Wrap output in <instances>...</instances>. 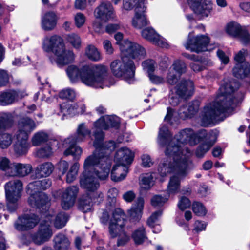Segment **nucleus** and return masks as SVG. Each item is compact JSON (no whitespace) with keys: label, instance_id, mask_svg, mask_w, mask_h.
Here are the masks:
<instances>
[{"label":"nucleus","instance_id":"nucleus-58","mask_svg":"<svg viewBox=\"0 0 250 250\" xmlns=\"http://www.w3.org/2000/svg\"><path fill=\"white\" fill-rule=\"evenodd\" d=\"M247 55V51L244 49L240 50L235 56L234 60L236 63H243L245 62V56Z\"/></svg>","mask_w":250,"mask_h":250},{"label":"nucleus","instance_id":"nucleus-11","mask_svg":"<svg viewBox=\"0 0 250 250\" xmlns=\"http://www.w3.org/2000/svg\"><path fill=\"white\" fill-rule=\"evenodd\" d=\"M120 50L122 56L128 58L130 57L134 59H144L146 55L145 48L139 44L128 40H124L120 44Z\"/></svg>","mask_w":250,"mask_h":250},{"label":"nucleus","instance_id":"nucleus-18","mask_svg":"<svg viewBox=\"0 0 250 250\" xmlns=\"http://www.w3.org/2000/svg\"><path fill=\"white\" fill-rule=\"evenodd\" d=\"M19 223L15 224V228L19 230L33 228L39 222V218L34 214H25L19 218Z\"/></svg>","mask_w":250,"mask_h":250},{"label":"nucleus","instance_id":"nucleus-1","mask_svg":"<svg viewBox=\"0 0 250 250\" xmlns=\"http://www.w3.org/2000/svg\"><path fill=\"white\" fill-rule=\"evenodd\" d=\"M239 87L236 81H225L221 84L214 101L207 104L201 114L202 124L207 126L214 121L223 120L231 112L236 104L244 96L235 91Z\"/></svg>","mask_w":250,"mask_h":250},{"label":"nucleus","instance_id":"nucleus-14","mask_svg":"<svg viewBox=\"0 0 250 250\" xmlns=\"http://www.w3.org/2000/svg\"><path fill=\"white\" fill-rule=\"evenodd\" d=\"M52 216L46 215L45 219L41 221L38 232L32 236L33 242L40 245L48 240L52 235L50 229Z\"/></svg>","mask_w":250,"mask_h":250},{"label":"nucleus","instance_id":"nucleus-26","mask_svg":"<svg viewBox=\"0 0 250 250\" xmlns=\"http://www.w3.org/2000/svg\"><path fill=\"white\" fill-rule=\"evenodd\" d=\"M134 156V153L131 150L125 147H122L116 152L115 161L127 166L132 163Z\"/></svg>","mask_w":250,"mask_h":250},{"label":"nucleus","instance_id":"nucleus-22","mask_svg":"<svg viewBox=\"0 0 250 250\" xmlns=\"http://www.w3.org/2000/svg\"><path fill=\"white\" fill-rule=\"evenodd\" d=\"M194 90V83L191 80H182L175 86L177 95L185 99L190 97Z\"/></svg>","mask_w":250,"mask_h":250},{"label":"nucleus","instance_id":"nucleus-24","mask_svg":"<svg viewBox=\"0 0 250 250\" xmlns=\"http://www.w3.org/2000/svg\"><path fill=\"white\" fill-rule=\"evenodd\" d=\"M25 95L24 92L15 90L2 92L0 94V104L3 106L11 104Z\"/></svg>","mask_w":250,"mask_h":250},{"label":"nucleus","instance_id":"nucleus-32","mask_svg":"<svg viewBox=\"0 0 250 250\" xmlns=\"http://www.w3.org/2000/svg\"><path fill=\"white\" fill-rule=\"evenodd\" d=\"M54 169V165L49 162L39 165L35 169V178H41L49 176Z\"/></svg>","mask_w":250,"mask_h":250},{"label":"nucleus","instance_id":"nucleus-25","mask_svg":"<svg viewBox=\"0 0 250 250\" xmlns=\"http://www.w3.org/2000/svg\"><path fill=\"white\" fill-rule=\"evenodd\" d=\"M91 134V130L85 124L81 123L78 125L75 133L67 138V141L71 140L73 142H83L85 140L87 137H90Z\"/></svg>","mask_w":250,"mask_h":250},{"label":"nucleus","instance_id":"nucleus-9","mask_svg":"<svg viewBox=\"0 0 250 250\" xmlns=\"http://www.w3.org/2000/svg\"><path fill=\"white\" fill-rule=\"evenodd\" d=\"M35 182L36 181L30 183L27 188V192L30 195L28 204L33 208L46 209L50 199L45 193L39 191L41 190L40 186H36Z\"/></svg>","mask_w":250,"mask_h":250},{"label":"nucleus","instance_id":"nucleus-30","mask_svg":"<svg viewBox=\"0 0 250 250\" xmlns=\"http://www.w3.org/2000/svg\"><path fill=\"white\" fill-rule=\"evenodd\" d=\"M144 201L142 197L137 199L131 208L128 210V213L132 221H136L140 219L144 208Z\"/></svg>","mask_w":250,"mask_h":250},{"label":"nucleus","instance_id":"nucleus-57","mask_svg":"<svg viewBox=\"0 0 250 250\" xmlns=\"http://www.w3.org/2000/svg\"><path fill=\"white\" fill-rule=\"evenodd\" d=\"M207 63H205V61L202 62V64H201L200 62H194L191 63L190 64L191 68L195 72H199L203 70L205 68V64L210 66L212 64V62L210 60L207 61Z\"/></svg>","mask_w":250,"mask_h":250},{"label":"nucleus","instance_id":"nucleus-28","mask_svg":"<svg viewBox=\"0 0 250 250\" xmlns=\"http://www.w3.org/2000/svg\"><path fill=\"white\" fill-rule=\"evenodd\" d=\"M78 143L73 142L71 140L67 141V138L65 139L63 142V146L67 148L64 151V155L66 156L71 155L75 159H79L83 150L81 147L76 145Z\"/></svg>","mask_w":250,"mask_h":250},{"label":"nucleus","instance_id":"nucleus-43","mask_svg":"<svg viewBox=\"0 0 250 250\" xmlns=\"http://www.w3.org/2000/svg\"><path fill=\"white\" fill-rule=\"evenodd\" d=\"M170 68H171L173 71L176 72L180 76H181L187 71V66L185 63L180 60L174 61Z\"/></svg>","mask_w":250,"mask_h":250},{"label":"nucleus","instance_id":"nucleus-23","mask_svg":"<svg viewBox=\"0 0 250 250\" xmlns=\"http://www.w3.org/2000/svg\"><path fill=\"white\" fill-rule=\"evenodd\" d=\"M58 17L53 11H48L41 18V27L45 31H52L57 25Z\"/></svg>","mask_w":250,"mask_h":250},{"label":"nucleus","instance_id":"nucleus-7","mask_svg":"<svg viewBox=\"0 0 250 250\" xmlns=\"http://www.w3.org/2000/svg\"><path fill=\"white\" fill-rule=\"evenodd\" d=\"M34 121L26 117L21 118L18 122V131L15 134L17 141L14 145V151L19 155L26 154L29 147L28 136L36 128Z\"/></svg>","mask_w":250,"mask_h":250},{"label":"nucleus","instance_id":"nucleus-61","mask_svg":"<svg viewBox=\"0 0 250 250\" xmlns=\"http://www.w3.org/2000/svg\"><path fill=\"white\" fill-rule=\"evenodd\" d=\"M191 202L189 200L185 197H182L178 204V206L181 210H184L190 207Z\"/></svg>","mask_w":250,"mask_h":250},{"label":"nucleus","instance_id":"nucleus-59","mask_svg":"<svg viewBox=\"0 0 250 250\" xmlns=\"http://www.w3.org/2000/svg\"><path fill=\"white\" fill-rule=\"evenodd\" d=\"M69 167L68 163L65 160H60L56 165V168L62 175L66 173Z\"/></svg>","mask_w":250,"mask_h":250},{"label":"nucleus","instance_id":"nucleus-45","mask_svg":"<svg viewBox=\"0 0 250 250\" xmlns=\"http://www.w3.org/2000/svg\"><path fill=\"white\" fill-rule=\"evenodd\" d=\"M48 138L47 134L42 131H40L35 133L32 139V144L34 146L40 145L47 141Z\"/></svg>","mask_w":250,"mask_h":250},{"label":"nucleus","instance_id":"nucleus-5","mask_svg":"<svg viewBox=\"0 0 250 250\" xmlns=\"http://www.w3.org/2000/svg\"><path fill=\"white\" fill-rule=\"evenodd\" d=\"M42 48L45 51L54 54L55 59H50V61L52 63L55 62L59 67L72 63L74 60V52L66 48L63 39L59 36L45 37L43 40Z\"/></svg>","mask_w":250,"mask_h":250},{"label":"nucleus","instance_id":"nucleus-27","mask_svg":"<svg viewBox=\"0 0 250 250\" xmlns=\"http://www.w3.org/2000/svg\"><path fill=\"white\" fill-rule=\"evenodd\" d=\"M200 106V102L194 101L189 103L187 105H184L179 110V115L182 118H191L198 111Z\"/></svg>","mask_w":250,"mask_h":250},{"label":"nucleus","instance_id":"nucleus-2","mask_svg":"<svg viewBox=\"0 0 250 250\" xmlns=\"http://www.w3.org/2000/svg\"><path fill=\"white\" fill-rule=\"evenodd\" d=\"M97 151L87 157L84 162V171L80 177V183L82 188L91 195L98 196L102 200L103 194L97 192L100 186L99 179H105L109 173L110 163L108 158H100L97 156Z\"/></svg>","mask_w":250,"mask_h":250},{"label":"nucleus","instance_id":"nucleus-31","mask_svg":"<svg viewBox=\"0 0 250 250\" xmlns=\"http://www.w3.org/2000/svg\"><path fill=\"white\" fill-rule=\"evenodd\" d=\"M97 197V196L91 195L89 194L83 195L79 200V209L83 213L91 211L92 208V203L96 202L95 200Z\"/></svg>","mask_w":250,"mask_h":250},{"label":"nucleus","instance_id":"nucleus-50","mask_svg":"<svg viewBox=\"0 0 250 250\" xmlns=\"http://www.w3.org/2000/svg\"><path fill=\"white\" fill-rule=\"evenodd\" d=\"M118 194L117 188H110L107 192L108 202L111 207H115L116 203V197Z\"/></svg>","mask_w":250,"mask_h":250},{"label":"nucleus","instance_id":"nucleus-12","mask_svg":"<svg viewBox=\"0 0 250 250\" xmlns=\"http://www.w3.org/2000/svg\"><path fill=\"white\" fill-rule=\"evenodd\" d=\"M93 135L95 139L93 142V146L96 149L92 154H93L96 151H97V156L100 158L103 157H106L111 165V159L106 154L104 151L105 150L112 151L114 150L116 147L115 142L112 141L104 143V133L102 130L95 131Z\"/></svg>","mask_w":250,"mask_h":250},{"label":"nucleus","instance_id":"nucleus-35","mask_svg":"<svg viewBox=\"0 0 250 250\" xmlns=\"http://www.w3.org/2000/svg\"><path fill=\"white\" fill-rule=\"evenodd\" d=\"M185 177H181L178 172L176 174L170 177L169 182L167 186V192L169 194H176L180 190V182Z\"/></svg>","mask_w":250,"mask_h":250},{"label":"nucleus","instance_id":"nucleus-4","mask_svg":"<svg viewBox=\"0 0 250 250\" xmlns=\"http://www.w3.org/2000/svg\"><path fill=\"white\" fill-rule=\"evenodd\" d=\"M195 135L193 130L187 128L182 130L177 134L174 138L171 139V134L167 127L163 125L160 128L158 137V143L162 147H166L165 154L167 155L179 154L181 156L187 154V151H190L187 148L182 149V146L185 144L189 143L190 145H194Z\"/></svg>","mask_w":250,"mask_h":250},{"label":"nucleus","instance_id":"nucleus-52","mask_svg":"<svg viewBox=\"0 0 250 250\" xmlns=\"http://www.w3.org/2000/svg\"><path fill=\"white\" fill-rule=\"evenodd\" d=\"M143 69L146 71L148 75L153 73L155 69L156 62L153 60H147L142 62Z\"/></svg>","mask_w":250,"mask_h":250},{"label":"nucleus","instance_id":"nucleus-44","mask_svg":"<svg viewBox=\"0 0 250 250\" xmlns=\"http://www.w3.org/2000/svg\"><path fill=\"white\" fill-rule=\"evenodd\" d=\"M66 40L75 49H79L81 46V38L78 35L75 33L67 35Z\"/></svg>","mask_w":250,"mask_h":250},{"label":"nucleus","instance_id":"nucleus-34","mask_svg":"<svg viewBox=\"0 0 250 250\" xmlns=\"http://www.w3.org/2000/svg\"><path fill=\"white\" fill-rule=\"evenodd\" d=\"M144 6L143 4L139 6L135 9V15L132 19V24L136 28L140 29L142 27L146 26L149 23L146 17L145 14H140V8L142 9L144 11Z\"/></svg>","mask_w":250,"mask_h":250},{"label":"nucleus","instance_id":"nucleus-64","mask_svg":"<svg viewBox=\"0 0 250 250\" xmlns=\"http://www.w3.org/2000/svg\"><path fill=\"white\" fill-rule=\"evenodd\" d=\"M35 184H36V186L39 185L41 190H45L50 187L51 182L49 179H44L42 180L36 181Z\"/></svg>","mask_w":250,"mask_h":250},{"label":"nucleus","instance_id":"nucleus-37","mask_svg":"<svg viewBox=\"0 0 250 250\" xmlns=\"http://www.w3.org/2000/svg\"><path fill=\"white\" fill-rule=\"evenodd\" d=\"M209 135L210 138H213L214 140L213 141L203 144L197 148L196 154L198 157H202L215 143L217 138L215 132L213 131L210 132Z\"/></svg>","mask_w":250,"mask_h":250},{"label":"nucleus","instance_id":"nucleus-54","mask_svg":"<svg viewBox=\"0 0 250 250\" xmlns=\"http://www.w3.org/2000/svg\"><path fill=\"white\" fill-rule=\"evenodd\" d=\"M76 96V93L74 90L67 88L62 90L59 93V97L62 99H66L69 100H73Z\"/></svg>","mask_w":250,"mask_h":250},{"label":"nucleus","instance_id":"nucleus-33","mask_svg":"<svg viewBox=\"0 0 250 250\" xmlns=\"http://www.w3.org/2000/svg\"><path fill=\"white\" fill-rule=\"evenodd\" d=\"M13 169L11 170L10 176L24 177L32 170V167L29 164L13 163Z\"/></svg>","mask_w":250,"mask_h":250},{"label":"nucleus","instance_id":"nucleus-62","mask_svg":"<svg viewBox=\"0 0 250 250\" xmlns=\"http://www.w3.org/2000/svg\"><path fill=\"white\" fill-rule=\"evenodd\" d=\"M77 106L76 105H72V104H63L61 105H60V110L61 112L62 113H63L64 114H65V110L67 109V112L69 114H70L72 113L71 110H76V113H79V111H77V108L76 107ZM74 113H75V112H73Z\"/></svg>","mask_w":250,"mask_h":250},{"label":"nucleus","instance_id":"nucleus-16","mask_svg":"<svg viewBox=\"0 0 250 250\" xmlns=\"http://www.w3.org/2000/svg\"><path fill=\"white\" fill-rule=\"evenodd\" d=\"M188 4L194 12L201 17H207L212 10L210 0H188Z\"/></svg>","mask_w":250,"mask_h":250},{"label":"nucleus","instance_id":"nucleus-20","mask_svg":"<svg viewBox=\"0 0 250 250\" xmlns=\"http://www.w3.org/2000/svg\"><path fill=\"white\" fill-rule=\"evenodd\" d=\"M125 214L120 208H116L112 214V219L111 220L109 226V234L112 238H115L117 234L114 232V227L117 228V225L120 227L125 225Z\"/></svg>","mask_w":250,"mask_h":250},{"label":"nucleus","instance_id":"nucleus-42","mask_svg":"<svg viewBox=\"0 0 250 250\" xmlns=\"http://www.w3.org/2000/svg\"><path fill=\"white\" fill-rule=\"evenodd\" d=\"M132 237L136 244H142L146 238L144 227H141L136 229L133 233Z\"/></svg>","mask_w":250,"mask_h":250},{"label":"nucleus","instance_id":"nucleus-40","mask_svg":"<svg viewBox=\"0 0 250 250\" xmlns=\"http://www.w3.org/2000/svg\"><path fill=\"white\" fill-rule=\"evenodd\" d=\"M140 184L141 188L145 190L150 189L154 185L152 174L150 173L143 174L141 177Z\"/></svg>","mask_w":250,"mask_h":250},{"label":"nucleus","instance_id":"nucleus-56","mask_svg":"<svg viewBox=\"0 0 250 250\" xmlns=\"http://www.w3.org/2000/svg\"><path fill=\"white\" fill-rule=\"evenodd\" d=\"M167 200V198L163 197L161 195H155L151 200V204L155 207H159L163 206Z\"/></svg>","mask_w":250,"mask_h":250},{"label":"nucleus","instance_id":"nucleus-13","mask_svg":"<svg viewBox=\"0 0 250 250\" xmlns=\"http://www.w3.org/2000/svg\"><path fill=\"white\" fill-rule=\"evenodd\" d=\"M190 35L189 33L188 39L184 44L186 49L196 53L210 50L208 48L210 39L208 35H199L192 38L190 37Z\"/></svg>","mask_w":250,"mask_h":250},{"label":"nucleus","instance_id":"nucleus-39","mask_svg":"<svg viewBox=\"0 0 250 250\" xmlns=\"http://www.w3.org/2000/svg\"><path fill=\"white\" fill-rule=\"evenodd\" d=\"M14 122V117L10 113L3 112L0 115V131L10 127Z\"/></svg>","mask_w":250,"mask_h":250},{"label":"nucleus","instance_id":"nucleus-3","mask_svg":"<svg viewBox=\"0 0 250 250\" xmlns=\"http://www.w3.org/2000/svg\"><path fill=\"white\" fill-rule=\"evenodd\" d=\"M107 72L108 68L103 64L85 65L80 68L70 65L66 69L68 76L72 83L81 80L88 86L101 89L112 84L109 82Z\"/></svg>","mask_w":250,"mask_h":250},{"label":"nucleus","instance_id":"nucleus-60","mask_svg":"<svg viewBox=\"0 0 250 250\" xmlns=\"http://www.w3.org/2000/svg\"><path fill=\"white\" fill-rule=\"evenodd\" d=\"M162 214L161 211H157L153 213L148 219L147 224L150 227H154L155 223L157 221L158 218Z\"/></svg>","mask_w":250,"mask_h":250},{"label":"nucleus","instance_id":"nucleus-51","mask_svg":"<svg viewBox=\"0 0 250 250\" xmlns=\"http://www.w3.org/2000/svg\"><path fill=\"white\" fill-rule=\"evenodd\" d=\"M52 154V148L49 146H46L38 149L36 152V155L42 158H47Z\"/></svg>","mask_w":250,"mask_h":250},{"label":"nucleus","instance_id":"nucleus-36","mask_svg":"<svg viewBox=\"0 0 250 250\" xmlns=\"http://www.w3.org/2000/svg\"><path fill=\"white\" fill-rule=\"evenodd\" d=\"M54 242L56 250H69L70 247L69 240L62 234L57 235L54 238Z\"/></svg>","mask_w":250,"mask_h":250},{"label":"nucleus","instance_id":"nucleus-8","mask_svg":"<svg viewBox=\"0 0 250 250\" xmlns=\"http://www.w3.org/2000/svg\"><path fill=\"white\" fill-rule=\"evenodd\" d=\"M110 68L116 77L122 78L128 83L134 82L135 67L132 60L122 56L121 60H115L111 62Z\"/></svg>","mask_w":250,"mask_h":250},{"label":"nucleus","instance_id":"nucleus-48","mask_svg":"<svg viewBox=\"0 0 250 250\" xmlns=\"http://www.w3.org/2000/svg\"><path fill=\"white\" fill-rule=\"evenodd\" d=\"M180 77L181 76L176 75L171 68H169L167 70L165 80L168 84L173 85L178 82Z\"/></svg>","mask_w":250,"mask_h":250},{"label":"nucleus","instance_id":"nucleus-38","mask_svg":"<svg viewBox=\"0 0 250 250\" xmlns=\"http://www.w3.org/2000/svg\"><path fill=\"white\" fill-rule=\"evenodd\" d=\"M85 54L89 60L94 62H98L102 59L100 51L92 44H89L86 47Z\"/></svg>","mask_w":250,"mask_h":250},{"label":"nucleus","instance_id":"nucleus-46","mask_svg":"<svg viewBox=\"0 0 250 250\" xmlns=\"http://www.w3.org/2000/svg\"><path fill=\"white\" fill-rule=\"evenodd\" d=\"M68 220V217L64 212L59 213L56 217L54 226L56 228L61 229L63 227Z\"/></svg>","mask_w":250,"mask_h":250},{"label":"nucleus","instance_id":"nucleus-6","mask_svg":"<svg viewBox=\"0 0 250 250\" xmlns=\"http://www.w3.org/2000/svg\"><path fill=\"white\" fill-rule=\"evenodd\" d=\"M166 155L167 156H172L173 157V162L171 163L170 157L169 160H166L163 162L161 163L158 168V171L160 175L163 177L167 174L170 172H178L179 175L182 177H185L188 174V168L191 164L189 160V152L187 151V154L181 156L179 154H169Z\"/></svg>","mask_w":250,"mask_h":250},{"label":"nucleus","instance_id":"nucleus-15","mask_svg":"<svg viewBox=\"0 0 250 250\" xmlns=\"http://www.w3.org/2000/svg\"><path fill=\"white\" fill-rule=\"evenodd\" d=\"M94 15L96 19L104 22H107L114 19L116 17L114 8L109 1L101 2L95 8Z\"/></svg>","mask_w":250,"mask_h":250},{"label":"nucleus","instance_id":"nucleus-55","mask_svg":"<svg viewBox=\"0 0 250 250\" xmlns=\"http://www.w3.org/2000/svg\"><path fill=\"white\" fill-rule=\"evenodd\" d=\"M74 20L76 26L79 28L84 24L86 18L83 13L78 12L74 15Z\"/></svg>","mask_w":250,"mask_h":250},{"label":"nucleus","instance_id":"nucleus-49","mask_svg":"<svg viewBox=\"0 0 250 250\" xmlns=\"http://www.w3.org/2000/svg\"><path fill=\"white\" fill-rule=\"evenodd\" d=\"M79 168L78 163H74L71 167L66 175V182L70 183L75 180L77 175Z\"/></svg>","mask_w":250,"mask_h":250},{"label":"nucleus","instance_id":"nucleus-53","mask_svg":"<svg viewBox=\"0 0 250 250\" xmlns=\"http://www.w3.org/2000/svg\"><path fill=\"white\" fill-rule=\"evenodd\" d=\"M192 209L195 214L199 216H204L207 213L205 207L199 202H194L193 204Z\"/></svg>","mask_w":250,"mask_h":250},{"label":"nucleus","instance_id":"nucleus-21","mask_svg":"<svg viewBox=\"0 0 250 250\" xmlns=\"http://www.w3.org/2000/svg\"><path fill=\"white\" fill-rule=\"evenodd\" d=\"M119 119L117 116L106 115L100 118L94 123L95 131L106 130L110 126L118 127L119 125Z\"/></svg>","mask_w":250,"mask_h":250},{"label":"nucleus","instance_id":"nucleus-29","mask_svg":"<svg viewBox=\"0 0 250 250\" xmlns=\"http://www.w3.org/2000/svg\"><path fill=\"white\" fill-rule=\"evenodd\" d=\"M128 172L126 165L116 163L111 173V178L115 182H119L125 178Z\"/></svg>","mask_w":250,"mask_h":250},{"label":"nucleus","instance_id":"nucleus-10","mask_svg":"<svg viewBox=\"0 0 250 250\" xmlns=\"http://www.w3.org/2000/svg\"><path fill=\"white\" fill-rule=\"evenodd\" d=\"M22 183L19 180L11 181L5 186L7 206L8 210L12 212L17 207V202L21 196Z\"/></svg>","mask_w":250,"mask_h":250},{"label":"nucleus","instance_id":"nucleus-41","mask_svg":"<svg viewBox=\"0 0 250 250\" xmlns=\"http://www.w3.org/2000/svg\"><path fill=\"white\" fill-rule=\"evenodd\" d=\"M12 137L11 134L5 131V129L0 131V148L6 149L12 144Z\"/></svg>","mask_w":250,"mask_h":250},{"label":"nucleus","instance_id":"nucleus-19","mask_svg":"<svg viewBox=\"0 0 250 250\" xmlns=\"http://www.w3.org/2000/svg\"><path fill=\"white\" fill-rule=\"evenodd\" d=\"M142 36L157 46L163 48H167L168 46L165 39L158 35L152 28L144 29L142 31Z\"/></svg>","mask_w":250,"mask_h":250},{"label":"nucleus","instance_id":"nucleus-17","mask_svg":"<svg viewBox=\"0 0 250 250\" xmlns=\"http://www.w3.org/2000/svg\"><path fill=\"white\" fill-rule=\"evenodd\" d=\"M78 191V188L73 186L68 187L62 193L61 205L63 209H69L74 206Z\"/></svg>","mask_w":250,"mask_h":250},{"label":"nucleus","instance_id":"nucleus-47","mask_svg":"<svg viewBox=\"0 0 250 250\" xmlns=\"http://www.w3.org/2000/svg\"><path fill=\"white\" fill-rule=\"evenodd\" d=\"M13 164L7 157L0 158V169L5 171L8 176H10L11 170L13 169Z\"/></svg>","mask_w":250,"mask_h":250},{"label":"nucleus","instance_id":"nucleus-63","mask_svg":"<svg viewBox=\"0 0 250 250\" xmlns=\"http://www.w3.org/2000/svg\"><path fill=\"white\" fill-rule=\"evenodd\" d=\"M9 82V76L6 71L0 69V87L6 85Z\"/></svg>","mask_w":250,"mask_h":250}]
</instances>
